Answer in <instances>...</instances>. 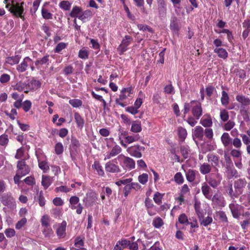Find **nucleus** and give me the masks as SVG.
<instances>
[{
  "label": "nucleus",
  "mask_w": 250,
  "mask_h": 250,
  "mask_svg": "<svg viewBox=\"0 0 250 250\" xmlns=\"http://www.w3.org/2000/svg\"><path fill=\"white\" fill-rule=\"evenodd\" d=\"M20 55H15L14 56L8 57L5 59V63L11 65L18 64L21 59Z\"/></svg>",
  "instance_id": "nucleus-32"
},
{
  "label": "nucleus",
  "mask_w": 250,
  "mask_h": 250,
  "mask_svg": "<svg viewBox=\"0 0 250 250\" xmlns=\"http://www.w3.org/2000/svg\"><path fill=\"white\" fill-rule=\"evenodd\" d=\"M39 167L42 170H43L44 172H45L46 171H47L49 168V167L48 165V164H47V162L46 161H39Z\"/></svg>",
  "instance_id": "nucleus-63"
},
{
  "label": "nucleus",
  "mask_w": 250,
  "mask_h": 250,
  "mask_svg": "<svg viewBox=\"0 0 250 250\" xmlns=\"http://www.w3.org/2000/svg\"><path fill=\"white\" fill-rule=\"evenodd\" d=\"M247 183L245 178L239 179L234 181V187L238 194L240 195L243 193L244 188L245 187Z\"/></svg>",
  "instance_id": "nucleus-17"
},
{
  "label": "nucleus",
  "mask_w": 250,
  "mask_h": 250,
  "mask_svg": "<svg viewBox=\"0 0 250 250\" xmlns=\"http://www.w3.org/2000/svg\"><path fill=\"white\" fill-rule=\"evenodd\" d=\"M137 27L140 31L144 32L146 31L150 33H153V29L151 27L146 24H138Z\"/></svg>",
  "instance_id": "nucleus-55"
},
{
  "label": "nucleus",
  "mask_w": 250,
  "mask_h": 250,
  "mask_svg": "<svg viewBox=\"0 0 250 250\" xmlns=\"http://www.w3.org/2000/svg\"><path fill=\"white\" fill-rule=\"evenodd\" d=\"M42 18L45 20H51L53 18V14L51 13L44 6L42 8Z\"/></svg>",
  "instance_id": "nucleus-42"
},
{
  "label": "nucleus",
  "mask_w": 250,
  "mask_h": 250,
  "mask_svg": "<svg viewBox=\"0 0 250 250\" xmlns=\"http://www.w3.org/2000/svg\"><path fill=\"white\" fill-rule=\"evenodd\" d=\"M200 124L206 127H210L212 125L211 117L208 115H205L200 121Z\"/></svg>",
  "instance_id": "nucleus-30"
},
{
  "label": "nucleus",
  "mask_w": 250,
  "mask_h": 250,
  "mask_svg": "<svg viewBox=\"0 0 250 250\" xmlns=\"http://www.w3.org/2000/svg\"><path fill=\"white\" fill-rule=\"evenodd\" d=\"M122 148L119 145L115 144L110 151L106 152L105 155L104 160L110 159L111 158L117 156L122 152Z\"/></svg>",
  "instance_id": "nucleus-13"
},
{
  "label": "nucleus",
  "mask_w": 250,
  "mask_h": 250,
  "mask_svg": "<svg viewBox=\"0 0 250 250\" xmlns=\"http://www.w3.org/2000/svg\"><path fill=\"white\" fill-rule=\"evenodd\" d=\"M49 55H46L44 56L41 59H38L35 62V65L36 66L38 65H42L43 64H46L49 62Z\"/></svg>",
  "instance_id": "nucleus-46"
},
{
  "label": "nucleus",
  "mask_w": 250,
  "mask_h": 250,
  "mask_svg": "<svg viewBox=\"0 0 250 250\" xmlns=\"http://www.w3.org/2000/svg\"><path fill=\"white\" fill-rule=\"evenodd\" d=\"M242 152L238 148L232 149L230 151V155L234 159L235 165L239 169H241L243 167L242 164Z\"/></svg>",
  "instance_id": "nucleus-6"
},
{
  "label": "nucleus",
  "mask_w": 250,
  "mask_h": 250,
  "mask_svg": "<svg viewBox=\"0 0 250 250\" xmlns=\"http://www.w3.org/2000/svg\"><path fill=\"white\" fill-rule=\"evenodd\" d=\"M226 168V173L229 178L238 177V172L233 167V165L232 166L227 165Z\"/></svg>",
  "instance_id": "nucleus-27"
},
{
  "label": "nucleus",
  "mask_w": 250,
  "mask_h": 250,
  "mask_svg": "<svg viewBox=\"0 0 250 250\" xmlns=\"http://www.w3.org/2000/svg\"><path fill=\"white\" fill-rule=\"evenodd\" d=\"M55 152L57 155L62 154L63 151V146L62 143H57L55 146Z\"/></svg>",
  "instance_id": "nucleus-51"
},
{
  "label": "nucleus",
  "mask_w": 250,
  "mask_h": 250,
  "mask_svg": "<svg viewBox=\"0 0 250 250\" xmlns=\"http://www.w3.org/2000/svg\"><path fill=\"white\" fill-rule=\"evenodd\" d=\"M74 118L77 123L78 127L82 128L84 125V120L80 114L77 112L74 114Z\"/></svg>",
  "instance_id": "nucleus-37"
},
{
  "label": "nucleus",
  "mask_w": 250,
  "mask_h": 250,
  "mask_svg": "<svg viewBox=\"0 0 250 250\" xmlns=\"http://www.w3.org/2000/svg\"><path fill=\"white\" fill-rule=\"evenodd\" d=\"M67 223L65 221H63L61 224L58 225L56 230L57 235L59 239L64 238L66 236V228Z\"/></svg>",
  "instance_id": "nucleus-15"
},
{
  "label": "nucleus",
  "mask_w": 250,
  "mask_h": 250,
  "mask_svg": "<svg viewBox=\"0 0 250 250\" xmlns=\"http://www.w3.org/2000/svg\"><path fill=\"white\" fill-rule=\"evenodd\" d=\"M13 87L14 90L20 92L24 91L25 92V90H26L25 83L21 82L17 83L15 85H13Z\"/></svg>",
  "instance_id": "nucleus-48"
},
{
  "label": "nucleus",
  "mask_w": 250,
  "mask_h": 250,
  "mask_svg": "<svg viewBox=\"0 0 250 250\" xmlns=\"http://www.w3.org/2000/svg\"><path fill=\"white\" fill-rule=\"evenodd\" d=\"M216 216L221 221L225 223L228 222V218L225 212L219 211L216 212Z\"/></svg>",
  "instance_id": "nucleus-56"
},
{
  "label": "nucleus",
  "mask_w": 250,
  "mask_h": 250,
  "mask_svg": "<svg viewBox=\"0 0 250 250\" xmlns=\"http://www.w3.org/2000/svg\"><path fill=\"white\" fill-rule=\"evenodd\" d=\"M132 87L124 88L121 91L120 95H124L125 96V99L129 96L130 94L132 93Z\"/></svg>",
  "instance_id": "nucleus-60"
},
{
  "label": "nucleus",
  "mask_w": 250,
  "mask_h": 250,
  "mask_svg": "<svg viewBox=\"0 0 250 250\" xmlns=\"http://www.w3.org/2000/svg\"><path fill=\"white\" fill-rule=\"evenodd\" d=\"M53 178L49 176L42 175V185L43 188L47 189L52 183Z\"/></svg>",
  "instance_id": "nucleus-33"
},
{
  "label": "nucleus",
  "mask_w": 250,
  "mask_h": 250,
  "mask_svg": "<svg viewBox=\"0 0 250 250\" xmlns=\"http://www.w3.org/2000/svg\"><path fill=\"white\" fill-rule=\"evenodd\" d=\"M69 104L73 107L78 108L82 105V102L80 99H73L69 101Z\"/></svg>",
  "instance_id": "nucleus-49"
},
{
  "label": "nucleus",
  "mask_w": 250,
  "mask_h": 250,
  "mask_svg": "<svg viewBox=\"0 0 250 250\" xmlns=\"http://www.w3.org/2000/svg\"><path fill=\"white\" fill-rule=\"evenodd\" d=\"M226 192L233 199L235 198L238 197L240 195V194L237 192L236 189H235L234 191H233L232 185L229 186L228 188L226 189Z\"/></svg>",
  "instance_id": "nucleus-39"
},
{
  "label": "nucleus",
  "mask_w": 250,
  "mask_h": 250,
  "mask_svg": "<svg viewBox=\"0 0 250 250\" xmlns=\"http://www.w3.org/2000/svg\"><path fill=\"white\" fill-rule=\"evenodd\" d=\"M23 110L25 112H28L31 108L32 103L29 100H25L22 104Z\"/></svg>",
  "instance_id": "nucleus-62"
},
{
  "label": "nucleus",
  "mask_w": 250,
  "mask_h": 250,
  "mask_svg": "<svg viewBox=\"0 0 250 250\" xmlns=\"http://www.w3.org/2000/svg\"><path fill=\"white\" fill-rule=\"evenodd\" d=\"M178 221L179 223L186 226L188 225L189 224L188 217L185 213H182L179 215Z\"/></svg>",
  "instance_id": "nucleus-50"
},
{
  "label": "nucleus",
  "mask_w": 250,
  "mask_h": 250,
  "mask_svg": "<svg viewBox=\"0 0 250 250\" xmlns=\"http://www.w3.org/2000/svg\"><path fill=\"white\" fill-rule=\"evenodd\" d=\"M170 29L174 31H177L178 30V25L177 24V18L174 17L170 21Z\"/></svg>",
  "instance_id": "nucleus-57"
},
{
  "label": "nucleus",
  "mask_w": 250,
  "mask_h": 250,
  "mask_svg": "<svg viewBox=\"0 0 250 250\" xmlns=\"http://www.w3.org/2000/svg\"><path fill=\"white\" fill-rule=\"evenodd\" d=\"M193 136L196 138L201 139L204 136L203 128L200 126H197L192 129Z\"/></svg>",
  "instance_id": "nucleus-31"
},
{
  "label": "nucleus",
  "mask_w": 250,
  "mask_h": 250,
  "mask_svg": "<svg viewBox=\"0 0 250 250\" xmlns=\"http://www.w3.org/2000/svg\"><path fill=\"white\" fill-rule=\"evenodd\" d=\"M201 190L205 197L209 200H210L212 196L211 189L206 183H204L201 187Z\"/></svg>",
  "instance_id": "nucleus-25"
},
{
  "label": "nucleus",
  "mask_w": 250,
  "mask_h": 250,
  "mask_svg": "<svg viewBox=\"0 0 250 250\" xmlns=\"http://www.w3.org/2000/svg\"><path fill=\"white\" fill-rule=\"evenodd\" d=\"M133 41V38L128 35H126L123 39L121 43L120 44L117 49L120 54H123L128 49V46Z\"/></svg>",
  "instance_id": "nucleus-8"
},
{
  "label": "nucleus",
  "mask_w": 250,
  "mask_h": 250,
  "mask_svg": "<svg viewBox=\"0 0 250 250\" xmlns=\"http://www.w3.org/2000/svg\"><path fill=\"white\" fill-rule=\"evenodd\" d=\"M236 101L241 104V108L250 105V99L242 94H238L236 96Z\"/></svg>",
  "instance_id": "nucleus-22"
},
{
  "label": "nucleus",
  "mask_w": 250,
  "mask_h": 250,
  "mask_svg": "<svg viewBox=\"0 0 250 250\" xmlns=\"http://www.w3.org/2000/svg\"><path fill=\"white\" fill-rule=\"evenodd\" d=\"M145 147L139 145H134L127 148L126 151L132 156L136 158H141L142 156V151Z\"/></svg>",
  "instance_id": "nucleus-7"
},
{
  "label": "nucleus",
  "mask_w": 250,
  "mask_h": 250,
  "mask_svg": "<svg viewBox=\"0 0 250 250\" xmlns=\"http://www.w3.org/2000/svg\"><path fill=\"white\" fill-rule=\"evenodd\" d=\"M98 199V195L94 192L87 193L83 199L86 208L92 207Z\"/></svg>",
  "instance_id": "nucleus-5"
},
{
  "label": "nucleus",
  "mask_w": 250,
  "mask_h": 250,
  "mask_svg": "<svg viewBox=\"0 0 250 250\" xmlns=\"http://www.w3.org/2000/svg\"><path fill=\"white\" fill-rule=\"evenodd\" d=\"M214 52L217 54L219 58L224 60L226 59L228 57V53L224 48H216L214 49Z\"/></svg>",
  "instance_id": "nucleus-34"
},
{
  "label": "nucleus",
  "mask_w": 250,
  "mask_h": 250,
  "mask_svg": "<svg viewBox=\"0 0 250 250\" xmlns=\"http://www.w3.org/2000/svg\"><path fill=\"white\" fill-rule=\"evenodd\" d=\"M222 96L221 98V102L222 105H227L229 103V97L228 93L225 91H222Z\"/></svg>",
  "instance_id": "nucleus-47"
},
{
  "label": "nucleus",
  "mask_w": 250,
  "mask_h": 250,
  "mask_svg": "<svg viewBox=\"0 0 250 250\" xmlns=\"http://www.w3.org/2000/svg\"><path fill=\"white\" fill-rule=\"evenodd\" d=\"M41 0H35L34 2H33L32 7L31 8L30 12L33 15L35 14L36 11H37L40 3H41Z\"/></svg>",
  "instance_id": "nucleus-58"
},
{
  "label": "nucleus",
  "mask_w": 250,
  "mask_h": 250,
  "mask_svg": "<svg viewBox=\"0 0 250 250\" xmlns=\"http://www.w3.org/2000/svg\"><path fill=\"white\" fill-rule=\"evenodd\" d=\"M148 175L146 173H143L138 177V181L142 185H145L148 182Z\"/></svg>",
  "instance_id": "nucleus-52"
},
{
  "label": "nucleus",
  "mask_w": 250,
  "mask_h": 250,
  "mask_svg": "<svg viewBox=\"0 0 250 250\" xmlns=\"http://www.w3.org/2000/svg\"><path fill=\"white\" fill-rule=\"evenodd\" d=\"M181 152L184 158V159H187L189 157L190 154L189 147L188 146H183L180 147Z\"/></svg>",
  "instance_id": "nucleus-43"
},
{
  "label": "nucleus",
  "mask_w": 250,
  "mask_h": 250,
  "mask_svg": "<svg viewBox=\"0 0 250 250\" xmlns=\"http://www.w3.org/2000/svg\"><path fill=\"white\" fill-rule=\"evenodd\" d=\"M32 63V60L29 57H25L22 62L17 66V69L20 72H23L26 70L28 65Z\"/></svg>",
  "instance_id": "nucleus-18"
},
{
  "label": "nucleus",
  "mask_w": 250,
  "mask_h": 250,
  "mask_svg": "<svg viewBox=\"0 0 250 250\" xmlns=\"http://www.w3.org/2000/svg\"><path fill=\"white\" fill-rule=\"evenodd\" d=\"M72 3L68 0H64L61 1L59 3L60 7L64 11L69 10L71 8Z\"/></svg>",
  "instance_id": "nucleus-40"
},
{
  "label": "nucleus",
  "mask_w": 250,
  "mask_h": 250,
  "mask_svg": "<svg viewBox=\"0 0 250 250\" xmlns=\"http://www.w3.org/2000/svg\"><path fill=\"white\" fill-rule=\"evenodd\" d=\"M212 221L213 220L212 217L211 216H208L207 217L203 218L201 222V225L204 227H207L210 225L212 222Z\"/></svg>",
  "instance_id": "nucleus-64"
},
{
  "label": "nucleus",
  "mask_w": 250,
  "mask_h": 250,
  "mask_svg": "<svg viewBox=\"0 0 250 250\" xmlns=\"http://www.w3.org/2000/svg\"><path fill=\"white\" fill-rule=\"evenodd\" d=\"M50 217L46 214L43 215L41 219V228L50 226Z\"/></svg>",
  "instance_id": "nucleus-44"
},
{
  "label": "nucleus",
  "mask_w": 250,
  "mask_h": 250,
  "mask_svg": "<svg viewBox=\"0 0 250 250\" xmlns=\"http://www.w3.org/2000/svg\"><path fill=\"white\" fill-rule=\"evenodd\" d=\"M92 167L96 170L98 174L100 176H104V172L102 167L98 162H95L92 165Z\"/></svg>",
  "instance_id": "nucleus-38"
},
{
  "label": "nucleus",
  "mask_w": 250,
  "mask_h": 250,
  "mask_svg": "<svg viewBox=\"0 0 250 250\" xmlns=\"http://www.w3.org/2000/svg\"><path fill=\"white\" fill-rule=\"evenodd\" d=\"M208 161L211 167H215L219 165V157L214 153H209L207 156Z\"/></svg>",
  "instance_id": "nucleus-24"
},
{
  "label": "nucleus",
  "mask_w": 250,
  "mask_h": 250,
  "mask_svg": "<svg viewBox=\"0 0 250 250\" xmlns=\"http://www.w3.org/2000/svg\"><path fill=\"white\" fill-rule=\"evenodd\" d=\"M212 167L211 165L207 163H204L201 164L199 167V170L201 173L203 175H206L209 174L211 170Z\"/></svg>",
  "instance_id": "nucleus-29"
},
{
  "label": "nucleus",
  "mask_w": 250,
  "mask_h": 250,
  "mask_svg": "<svg viewBox=\"0 0 250 250\" xmlns=\"http://www.w3.org/2000/svg\"><path fill=\"white\" fill-rule=\"evenodd\" d=\"M191 104H193L191 108L192 116H189L186 121L189 125L193 127L196 125L198 120L202 115L203 110L200 103L192 101Z\"/></svg>",
  "instance_id": "nucleus-1"
},
{
  "label": "nucleus",
  "mask_w": 250,
  "mask_h": 250,
  "mask_svg": "<svg viewBox=\"0 0 250 250\" xmlns=\"http://www.w3.org/2000/svg\"><path fill=\"white\" fill-rule=\"evenodd\" d=\"M17 168V172L21 174V176H25L28 174L30 171V167L25 164L24 160L18 162Z\"/></svg>",
  "instance_id": "nucleus-9"
},
{
  "label": "nucleus",
  "mask_w": 250,
  "mask_h": 250,
  "mask_svg": "<svg viewBox=\"0 0 250 250\" xmlns=\"http://www.w3.org/2000/svg\"><path fill=\"white\" fill-rule=\"evenodd\" d=\"M221 141L225 147H228L231 145L232 138L227 132H224L221 137Z\"/></svg>",
  "instance_id": "nucleus-26"
},
{
  "label": "nucleus",
  "mask_w": 250,
  "mask_h": 250,
  "mask_svg": "<svg viewBox=\"0 0 250 250\" xmlns=\"http://www.w3.org/2000/svg\"><path fill=\"white\" fill-rule=\"evenodd\" d=\"M0 201L2 204L8 207L14 206L15 201L11 194L5 193L0 195Z\"/></svg>",
  "instance_id": "nucleus-10"
},
{
  "label": "nucleus",
  "mask_w": 250,
  "mask_h": 250,
  "mask_svg": "<svg viewBox=\"0 0 250 250\" xmlns=\"http://www.w3.org/2000/svg\"><path fill=\"white\" fill-rule=\"evenodd\" d=\"M120 165L125 169L131 170L135 167V162L132 158L125 156L123 154L119 155L117 159Z\"/></svg>",
  "instance_id": "nucleus-4"
},
{
  "label": "nucleus",
  "mask_w": 250,
  "mask_h": 250,
  "mask_svg": "<svg viewBox=\"0 0 250 250\" xmlns=\"http://www.w3.org/2000/svg\"><path fill=\"white\" fill-rule=\"evenodd\" d=\"M42 232L45 237H51L54 235V231L51 226L42 227Z\"/></svg>",
  "instance_id": "nucleus-35"
},
{
  "label": "nucleus",
  "mask_w": 250,
  "mask_h": 250,
  "mask_svg": "<svg viewBox=\"0 0 250 250\" xmlns=\"http://www.w3.org/2000/svg\"><path fill=\"white\" fill-rule=\"evenodd\" d=\"M152 224L155 228L159 229L163 225V222L161 218L156 217L153 219Z\"/></svg>",
  "instance_id": "nucleus-59"
},
{
  "label": "nucleus",
  "mask_w": 250,
  "mask_h": 250,
  "mask_svg": "<svg viewBox=\"0 0 250 250\" xmlns=\"http://www.w3.org/2000/svg\"><path fill=\"white\" fill-rule=\"evenodd\" d=\"M140 139V136L139 134H133L132 135H128L125 137V140H121L120 144L122 146L126 148L127 145L133 143L134 142L139 141Z\"/></svg>",
  "instance_id": "nucleus-11"
},
{
  "label": "nucleus",
  "mask_w": 250,
  "mask_h": 250,
  "mask_svg": "<svg viewBox=\"0 0 250 250\" xmlns=\"http://www.w3.org/2000/svg\"><path fill=\"white\" fill-rule=\"evenodd\" d=\"M212 203L218 205L220 207H224L226 203L224 197L220 194L215 193L213 196H211V199Z\"/></svg>",
  "instance_id": "nucleus-20"
},
{
  "label": "nucleus",
  "mask_w": 250,
  "mask_h": 250,
  "mask_svg": "<svg viewBox=\"0 0 250 250\" xmlns=\"http://www.w3.org/2000/svg\"><path fill=\"white\" fill-rule=\"evenodd\" d=\"M83 13L82 9L78 6H75L73 7L71 12L70 13V16L72 18H78L79 20L83 21V17L82 16Z\"/></svg>",
  "instance_id": "nucleus-21"
},
{
  "label": "nucleus",
  "mask_w": 250,
  "mask_h": 250,
  "mask_svg": "<svg viewBox=\"0 0 250 250\" xmlns=\"http://www.w3.org/2000/svg\"><path fill=\"white\" fill-rule=\"evenodd\" d=\"M38 201L40 207H43L45 206L46 200L43 196V191L42 190L39 192Z\"/></svg>",
  "instance_id": "nucleus-54"
},
{
  "label": "nucleus",
  "mask_w": 250,
  "mask_h": 250,
  "mask_svg": "<svg viewBox=\"0 0 250 250\" xmlns=\"http://www.w3.org/2000/svg\"><path fill=\"white\" fill-rule=\"evenodd\" d=\"M178 133L179 138L181 141H184L187 136V131L186 129L183 127L178 128Z\"/></svg>",
  "instance_id": "nucleus-41"
},
{
  "label": "nucleus",
  "mask_w": 250,
  "mask_h": 250,
  "mask_svg": "<svg viewBox=\"0 0 250 250\" xmlns=\"http://www.w3.org/2000/svg\"><path fill=\"white\" fill-rule=\"evenodd\" d=\"M131 131L138 133L142 130L141 124L140 121H134L131 124Z\"/></svg>",
  "instance_id": "nucleus-36"
},
{
  "label": "nucleus",
  "mask_w": 250,
  "mask_h": 250,
  "mask_svg": "<svg viewBox=\"0 0 250 250\" xmlns=\"http://www.w3.org/2000/svg\"><path fill=\"white\" fill-rule=\"evenodd\" d=\"M164 194L157 192L153 196V200L155 203L158 205H160L162 203V199L163 197Z\"/></svg>",
  "instance_id": "nucleus-53"
},
{
  "label": "nucleus",
  "mask_w": 250,
  "mask_h": 250,
  "mask_svg": "<svg viewBox=\"0 0 250 250\" xmlns=\"http://www.w3.org/2000/svg\"><path fill=\"white\" fill-rule=\"evenodd\" d=\"M23 4V2L20 3L18 2L16 4L12 3V4L9 3L6 5V8H8L9 7H10L9 11L11 13L17 17L21 18L23 21H24V18L22 15L24 12Z\"/></svg>",
  "instance_id": "nucleus-2"
},
{
  "label": "nucleus",
  "mask_w": 250,
  "mask_h": 250,
  "mask_svg": "<svg viewBox=\"0 0 250 250\" xmlns=\"http://www.w3.org/2000/svg\"><path fill=\"white\" fill-rule=\"evenodd\" d=\"M41 83L36 80H32L28 82L27 83H25L26 90H25V93H27L30 91L35 90L40 87Z\"/></svg>",
  "instance_id": "nucleus-16"
},
{
  "label": "nucleus",
  "mask_w": 250,
  "mask_h": 250,
  "mask_svg": "<svg viewBox=\"0 0 250 250\" xmlns=\"http://www.w3.org/2000/svg\"><path fill=\"white\" fill-rule=\"evenodd\" d=\"M196 176H200V174L195 170L189 169L186 172V179L190 183L193 182Z\"/></svg>",
  "instance_id": "nucleus-23"
},
{
  "label": "nucleus",
  "mask_w": 250,
  "mask_h": 250,
  "mask_svg": "<svg viewBox=\"0 0 250 250\" xmlns=\"http://www.w3.org/2000/svg\"><path fill=\"white\" fill-rule=\"evenodd\" d=\"M158 14L160 18L166 17L167 13V5L164 0L158 2Z\"/></svg>",
  "instance_id": "nucleus-19"
},
{
  "label": "nucleus",
  "mask_w": 250,
  "mask_h": 250,
  "mask_svg": "<svg viewBox=\"0 0 250 250\" xmlns=\"http://www.w3.org/2000/svg\"><path fill=\"white\" fill-rule=\"evenodd\" d=\"M229 208L231 211L232 216L234 218H238L240 215V210L242 207L233 201L229 205Z\"/></svg>",
  "instance_id": "nucleus-14"
},
{
  "label": "nucleus",
  "mask_w": 250,
  "mask_h": 250,
  "mask_svg": "<svg viewBox=\"0 0 250 250\" xmlns=\"http://www.w3.org/2000/svg\"><path fill=\"white\" fill-rule=\"evenodd\" d=\"M174 181L178 185H181L184 182V178L180 172H177L174 176Z\"/></svg>",
  "instance_id": "nucleus-45"
},
{
  "label": "nucleus",
  "mask_w": 250,
  "mask_h": 250,
  "mask_svg": "<svg viewBox=\"0 0 250 250\" xmlns=\"http://www.w3.org/2000/svg\"><path fill=\"white\" fill-rule=\"evenodd\" d=\"M220 117L223 122H226L228 120L229 115L228 112L226 109H222L220 110Z\"/></svg>",
  "instance_id": "nucleus-61"
},
{
  "label": "nucleus",
  "mask_w": 250,
  "mask_h": 250,
  "mask_svg": "<svg viewBox=\"0 0 250 250\" xmlns=\"http://www.w3.org/2000/svg\"><path fill=\"white\" fill-rule=\"evenodd\" d=\"M206 179L209 185L215 188L220 184L222 177L221 174L218 172V170L216 169V172L209 174L206 177Z\"/></svg>",
  "instance_id": "nucleus-3"
},
{
  "label": "nucleus",
  "mask_w": 250,
  "mask_h": 250,
  "mask_svg": "<svg viewBox=\"0 0 250 250\" xmlns=\"http://www.w3.org/2000/svg\"><path fill=\"white\" fill-rule=\"evenodd\" d=\"M201 202L199 200L195 199L194 202V208L198 216L199 220L203 218L204 212L201 208Z\"/></svg>",
  "instance_id": "nucleus-28"
},
{
  "label": "nucleus",
  "mask_w": 250,
  "mask_h": 250,
  "mask_svg": "<svg viewBox=\"0 0 250 250\" xmlns=\"http://www.w3.org/2000/svg\"><path fill=\"white\" fill-rule=\"evenodd\" d=\"M105 170L106 172L113 173H119L121 171L119 166L113 161L108 162L105 164Z\"/></svg>",
  "instance_id": "nucleus-12"
}]
</instances>
